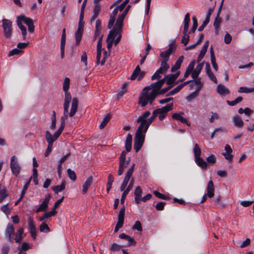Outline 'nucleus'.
I'll list each match as a JSON object with an SVG mask.
<instances>
[{
    "mask_svg": "<svg viewBox=\"0 0 254 254\" xmlns=\"http://www.w3.org/2000/svg\"><path fill=\"white\" fill-rule=\"evenodd\" d=\"M71 100V97L70 93H66L65 95L64 102V116L61 118V127L64 128L65 121L67 119L68 116L70 117H73L76 113L78 105V100L76 98H73L71 102V107L70 112L68 113V108L69 104Z\"/></svg>",
    "mask_w": 254,
    "mask_h": 254,
    "instance_id": "nucleus-1",
    "label": "nucleus"
},
{
    "mask_svg": "<svg viewBox=\"0 0 254 254\" xmlns=\"http://www.w3.org/2000/svg\"><path fill=\"white\" fill-rule=\"evenodd\" d=\"M150 115V112L149 111H147L140 116L136 120V122L137 123H140V125L139 126L144 128L145 131H147L150 125L152 124L158 114V113L156 112V110H155L153 112L152 116L148 119H147Z\"/></svg>",
    "mask_w": 254,
    "mask_h": 254,
    "instance_id": "nucleus-2",
    "label": "nucleus"
},
{
    "mask_svg": "<svg viewBox=\"0 0 254 254\" xmlns=\"http://www.w3.org/2000/svg\"><path fill=\"white\" fill-rule=\"evenodd\" d=\"M147 131L145 129L139 126L137 129L134 140V149L136 152H138L142 147L144 142L145 134Z\"/></svg>",
    "mask_w": 254,
    "mask_h": 254,
    "instance_id": "nucleus-3",
    "label": "nucleus"
},
{
    "mask_svg": "<svg viewBox=\"0 0 254 254\" xmlns=\"http://www.w3.org/2000/svg\"><path fill=\"white\" fill-rule=\"evenodd\" d=\"M194 156V160L196 164L202 169H206L207 167V163L202 158L200 157L201 149L197 143H195L193 149Z\"/></svg>",
    "mask_w": 254,
    "mask_h": 254,
    "instance_id": "nucleus-4",
    "label": "nucleus"
},
{
    "mask_svg": "<svg viewBox=\"0 0 254 254\" xmlns=\"http://www.w3.org/2000/svg\"><path fill=\"white\" fill-rule=\"evenodd\" d=\"M4 36L7 39H10L12 34V23L7 19H3L1 21Z\"/></svg>",
    "mask_w": 254,
    "mask_h": 254,
    "instance_id": "nucleus-5",
    "label": "nucleus"
},
{
    "mask_svg": "<svg viewBox=\"0 0 254 254\" xmlns=\"http://www.w3.org/2000/svg\"><path fill=\"white\" fill-rule=\"evenodd\" d=\"M10 168L12 174L17 177L21 170V167L18 163L17 157L15 156H12L10 159Z\"/></svg>",
    "mask_w": 254,
    "mask_h": 254,
    "instance_id": "nucleus-6",
    "label": "nucleus"
},
{
    "mask_svg": "<svg viewBox=\"0 0 254 254\" xmlns=\"http://www.w3.org/2000/svg\"><path fill=\"white\" fill-rule=\"evenodd\" d=\"M64 129V127H60L53 135H52V134L49 132V154L52 151L53 142L58 139Z\"/></svg>",
    "mask_w": 254,
    "mask_h": 254,
    "instance_id": "nucleus-7",
    "label": "nucleus"
},
{
    "mask_svg": "<svg viewBox=\"0 0 254 254\" xmlns=\"http://www.w3.org/2000/svg\"><path fill=\"white\" fill-rule=\"evenodd\" d=\"M15 234L13 225L9 223L6 227L4 233L6 240L9 243H13L14 241L13 236Z\"/></svg>",
    "mask_w": 254,
    "mask_h": 254,
    "instance_id": "nucleus-8",
    "label": "nucleus"
},
{
    "mask_svg": "<svg viewBox=\"0 0 254 254\" xmlns=\"http://www.w3.org/2000/svg\"><path fill=\"white\" fill-rule=\"evenodd\" d=\"M145 74L146 72L141 71L139 65H137L130 76V79L132 80L137 79L138 81H139L143 79Z\"/></svg>",
    "mask_w": 254,
    "mask_h": 254,
    "instance_id": "nucleus-9",
    "label": "nucleus"
},
{
    "mask_svg": "<svg viewBox=\"0 0 254 254\" xmlns=\"http://www.w3.org/2000/svg\"><path fill=\"white\" fill-rule=\"evenodd\" d=\"M18 18H20L21 21L24 22V23L27 25L28 27V31L30 32H33L34 31L35 27L33 23V20L29 17H27L24 15L18 16Z\"/></svg>",
    "mask_w": 254,
    "mask_h": 254,
    "instance_id": "nucleus-10",
    "label": "nucleus"
},
{
    "mask_svg": "<svg viewBox=\"0 0 254 254\" xmlns=\"http://www.w3.org/2000/svg\"><path fill=\"white\" fill-rule=\"evenodd\" d=\"M131 7L130 5H128L126 9L124 10L123 12L121 15L118 16V18L116 22V27L117 28H122L123 26V21L125 19V18L128 12V10Z\"/></svg>",
    "mask_w": 254,
    "mask_h": 254,
    "instance_id": "nucleus-11",
    "label": "nucleus"
},
{
    "mask_svg": "<svg viewBox=\"0 0 254 254\" xmlns=\"http://www.w3.org/2000/svg\"><path fill=\"white\" fill-rule=\"evenodd\" d=\"M134 181L133 179H132L131 181H130V183L128 185V186L127 187V188L123 190V192L121 196V203L122 204H123L125 202V198L127 196V195L128 194L129 192L130 191V190L132 189L133 186Z\"/></svg>",
    "mask_w": 254,
    "mask_h": 254,
    "instance_id": "nucleus-12",
    "label": "nucleus"
},
{
    "mask_svg": "<svg viewBox=\"0 0 254 254\" xmlns=\"http://www.w3.org/2000/svg\"><path fill=\"white\" fill-rule=\"evenodd\" d=\"M214 190L215 188L213 182H212V180H210L207 184V186L206 188L207 193H206L207 194V196L209 198H211L214 196Z\"/></svg>",
    "mask_w": 254,
    "mask_h": 254,
    "instance_id": "nucleus-13",
    "label": "nucleus"
},
{
    "mask_svg": "<svg viewBox=\"0 0 254 254\" xmlns=\"http://www.w3.org/2000/svg\"><path fill=\"white\" fill-rule=\"evenodd\" d=\"M172 117L173 119L180 121L181 123L186 124L187 126L190 127V123L186 118L182 116L180 114L177 113H174L172 114Z\"/></svg>",
    "mask_w": 254,
    "mask_h": 254,
    "instance_id": "nucleus-14",
    "label": "nucleus"
},
{
    "mask_svg": "<svg viewBox=\"0 0 254 254\" xmlns=\"http://www.w3.org/2000/svg\"><path fill=\"white\" fill-rule=\"evenodd\" d=\"M173 103H171L167 104L164 107H163L161 108H158L156 109V112L159 114H165L169 111H171L173 110Z\"/></svg>",
    "mask_w": 254,
    "mask_h": 254,
    "instance_id": "nucleus-15",
    "label": "nucleus"
},
{
    "mask_svg": "<svg viewBox=\"0 0 254 254\" xmlns=\"http://www.w3.org/2000/svg\"><path fill=\"white\" fill-rule=\"evenodd\" d=\"M135 165L134 163L132 164L131 166L127 170L123 183L127 184V185L131 177L132 176V173L134 169Z\"/></svg>",
    "mask_w": 254,
    "mask_h": 254,
    "instance_id": "nucleus-16",
    "label": "nucleus"
},
{
    "mask_svg": "<svg viewBox=\"0 0 254 254\" xmlns=\"http://www.w3.org/2000/svg\"><path fill=\"white\" fill-rule=\"evenodd\" d=\"M204 63L205 62L203 61L197 65L195 69H194V71H192L191 74V77L193 79L197 78L199 74L200 73L201 69H202Z\"/></svg>",
    "mask_w": 254,
    "mask_h": 254,
    "instance_id": "nucleus-17",
    "label": "nucleus"
},
{
    "mask_svg": "<svg viewBox=\"0 0 254 254\" xmlns=\"http://www.w3.org/2000/svg\"><path fill=\"white\" fill-rule=\"evenodd\" d=\"M122 28H118L117 27H116L115 24L113 28L111 30H110V33L107 36L106 42H108V41L110 40V39H111V40H114L115 37L117 36L118 34V32Z\"/></svg>",
    "mask_w": 254,
    "mask_h": 254,
    "instance_id": "nucleus-18",
    "label": "nucleus"
},
{
    "mask_svg": "<svg viewBox=\"0 0 254 254\" xmlns=\"http://www.w3.org/2000/svg\"><path fill=\"white\" fill-rule=\"evenodd\" d=\"M184 59V57L183 56L179 57L178 59L175 62V64L173 65L171 67V71L172 72H174L176 70H177L180 69L181 64L183 62Z\"/></svg>",
    "mask_w": 254,
    "mask_h": 254,
    "instance_id": "nucleus-19",
    "label": "nucleus"
},
{
    "mask_svg": "<svg viewBox=\"0 0 254 254\" xmlns=\"http://www.w3.org/2000/svg\"><path fill=\"white\" fill-rule=\"evenodd\" d=\"M216 90L217 93L220 95H227L230 93L229 89L221 84H219L217 85Z\"/></svg>",
    "mask_w": 254,
    "mask_h": 254,
    "instance_id": "nucleus-20",
    "label": "nucleus"
},
{
    "mask_svg": "<svg viewBox=\"0 0 254 254\" xmlns=\"http://www.w3.org/2000/svg\"><path fill=\"white\" fill-rule=\"evenodd\" d=\"M162 86L159 84V82L158 81L152 83L150 84V85L149 87H145L143 90L145 91V90H147V91L152 88V91H155L156 92H158L159 90L161 88Z\"/></svg>",
    "mask_w": 254,
    "mask_h": 254,
    "instance_id": "nucleus-21",
    "label": "nucleus"
},
{
    "mask_svg": "<svg viewBox=\"0 0 254 254\" xmlns=\"http://www.w3.org/2000/svg\"><path fill=\"white\" fill-rule=\"evenodd\" d=\"M93 182V178L92 177H88L87 180L85 181V183L82 186V193L83 194H85L87 193V190L90 187L92 183Z\"/></svg>",
    "mask_w": 254,
    "mask_h": 254,
    "instance_id": "nucleus-22",
    "label": "nucleus"
},
{
    "mask_svg": "<svg viewBox=\"0 0 254 254\" xmlns=\"http://www.w3.org/2000/svg\"><path fill=\"white\" fill-rule=\"evenodd\" d=\"M132 145V135L128 133L126 137L125 142V147L126 151L129 152L131 149Z\"/></svg>",
    "mask_w": 254,
    "mask_h": 254,
    "instance_id": "nucleus-23",
    "label": "nucleus"
},
{
    "mask_svg": "<svg viewBox=\"0 0 254 254\" xmlns=\"http://www.w3.org/2000/svg\"><path fill=\"white\" fill-rule=\"evenodd\" d=\"M196 63V61L195 60L192 61L189 64L184 74V78H187L190 74L192 72V70L194 68V65Z\"/></svg>",
    "mask_w": 254,
    "mask_h": 254,
    "instance_id": "nucleus-24",
    "label": "nucleus"
},
{
    "mask_svg": "<svg viewBox=\"0 0 254 254\" xmlns=\"http://www.w3.org/2000/svg\"><path fill=\"white\" fill-rule=\"evenodd\" d=\"M17 25L18 27L20 28L21 31L22 35L23 36V39H25L27 35V30L26 27L22 25V21L18 18V16L17 17Z\"/></svg>",
    "mask_w": 254,
    "mask_h": 254,
    "instance_id": "nucleus-25",
    "label": "nucleus"
},
{
    "mask_svg": "<svg viewBox=\"0 0 254 254\" xmlns=\"http://www.w3.org/2000/svg\"><path fill=\"white\" fill-rule=\"evenodd\" d=\"M190 21V14L189 13H187L185 16V18L184 20V29L183 31V33H187L189 29V23Z\"/></svg>",
    "mask_w": 254,
    "mask_h": 254,
    "instance_id": "nucleus-26",
    "label": "nucleus"
},
{
    "mask_svg": "<svg viewBox=\"0 0 254 254\" xmlns=\"http://www.w3.org/2000/svg\"><path fill=\"white\" fill-rule=\"evenodd\" d=\"M101 6L99 4H96L93 9V15L90 19L91 23L93 22L96 19L99 14Z\"/></svg>",
    "mask_w": 254,
    "mask_h": 254,
    "instance_id": "nucleus-27",
    "label": "nucleus"
},
{
    "mask_svg": "<svg viewBox=\"0 0 254 254\" xmlns=\"http://www.w3.org/2000/svg\"><path fill=\"white\" fill-rule=\"evenodd\" d=\"M233 121L234 125L240 128L244 126V122L238 115L234 116Z\"/></svg>",
    "mask_w": 254,
    "mask_h": 254,
    "instance_id": "nucleus-28",
    "label": "nucleus"
},
{
    "mask_svg": "<svg viewBox=\"0 0 254 254\" xmlns=\"http://www.w3.org/2000/svg\"><path fill=\"white\" fill-rule=\"evenodd\" d=\"M48 208V196H46L44 201L36 209V212L39 213L42 211H45Z\"/></svg>",
    "mask_w": 254,
    "mask_h": 254,
    "instance_id": "nucleus-29",
    "label": "nucleus"
},
{
    "mask_svg": "<svg viewBox=\"0 0 254 254\" xmlns=\"http://www.w3.org/2000/svg\"><path fill=\"white\" fill-rule=\"evenodd\" d=\"M65 188V184L64 182H62L60 185H57L52 187V189L57 194H58L59 192H61L64 190Z\"/></svg>",
    "mask_w": 254,
    "mask_h": 254,
    "instance_id": "nucleus-30",
    "label": "nucleus"
},
{
    "mask_svg": "<svg viewBox=\"0 0 254 254\" xmlns=\"http://www.w3.org/2000/svg\"><path fill=\"white\" fill-rule=\"evenodd\" d=\"M149 102L148 98H147V93H144L141 97L139 98V103L141 104V106H145Z\"/></svg>",
    "mask_w": 254,
    "mask_h": 254,
    "instance_id": "nucleus-31",
    "label": "nucleus"
},
{
    "mask_svg": "<svg viewBox=\"0 0 254 254\" xmlns=\"http://www.w3.org/2000/svg\"><path fill=\"white\" fill-rule=\"evenodd\" d=\"M172 76V73L165 75V78L167 79L166 84L168 85H170V86L173 85V87L175 85V82L176 80V79H175L174 76Z\"/></svg>",
    "mask_w": 254,
    "mask_h": 254,
    "instance_id": "nucleus-32",
    "label": "nucleus"
},
{
    "mask_svg": "<svg viewBox=\"0 0 254 254\" xmlns=\"http://www.w3.org/2000/svg\"><path fill=\"white\" fill-rule=\"evenodd\" d=\"M239 93H249L254 92V87L249 88L246 86H241L238 89Z\"/></svg>",
    "mask_w": 254,
    "mask_h": 254,
    "instance_id": "nucleus-33",
    "label": "nucleus"
},
{
    "mask_svg": "<svg viewBox=\"0 0 254 254\" xmlns=\"http://www.w3.org/2000/svg\"><path fill=\"white\" fill-rule=\"evenodd\" d=\"M222 196L220 195H217L213 199L214 203L219 207L225 208L226 206V204L221 202Z\"/></svg>",
    "mask_w": 254,
    "mask_h": 254,
    "instance_id": "nucleus-34",
    "label": "nucleus"
},
{
    "mask_svg": "<svg viewBox=\"0 0 254 254\" xmlns=\"http://www.w3.org/2000/svg\"><path fill=\"white\" fill-rule=\"evenodd\" d=\"M70 79L68 77H65L64 79L63 83V90L64 91V94L66 95V93H70L68 92L69 88Z\"/></svg>",
    "mask_w": 254,
    "mask_h": 254,
    "instance_id": "nucleus-35",
    "label": "nucleus"
},
{
    "mask_svg": "<svg viewBox=\"0 0 254 254\" xmlns=\"http://www.w3.org/2000/svg\"><path fill=\"white\" fill-rule=\"evenodd\" d=\"M110 119H111V116H110V114L106 115L104 116L102 122H101V124L99 126V128L100 129H103V128H104L105 127L107 124V123L110 121Z\"/></svg>",
    "mask_w": 254,
    "mask_h": 254,
    "instance_id": "nucleus-36",
    "label": "nucleus"
},
{
    "mask_svg": "<svg viewBox=\"0 0 254 254\" xmlns=\"http://www.w3.org/2000/svg\"><path fill=\"white\" fill-rule=\"evenodd\" d=\"M174 43L175 42L174 41L172 43L170 44L169 45V48L167 50L164 51L169 56H170L172 53H175L176 51V46Z\"/></svg>",
    "mask_w": 254,
    "mask_h": 254,
    "instance_id": "nucleus-37",
    "label": "nucleus"
},
{
    "mask_svg": "<svg viewBox=\"0 0 254 254\" xmlns=\"http://www.w3.org/2000/svg\"><path fill=\"white\" fill-rule=\"evenodd\" d=\"M8 195V193L3 186L0 187V202Z\"/></svg>",
    "mask_w": 254,
    "mask_h": 254,
    "instance_id": "nucleus-38",
    "label": "nucleus"
},
{
    "mask_svg": "<svg viewBox=\"0 0 254 254\" xmlns=\"http://www.w3.org/2000/svg\"><path fill=\"white\" fill-rule=\"evenodd\" d=\"M83 32V31L80 30V29H77L75 33V37L76 45H78L80 43L82 38Z\"/></svg>",
    "mask_w": 254,
    "mask_h": 254,
    "instance_id": "nucleus-39",
    "label": "nucleus"
},
{
    "mask_svg": "<svg viewBox=\"0 0 254 254\" xmlns=\"http://www.w3.org/2000/svg\"><path fill=\"white\" fill-rule=\"evenodd\" d=\"M158 95L157 92L152 90L149 94H147V98H148V101L150 104H152L153 101Z\"/></svg>",
    "mask_w": 254,
    "mask_h": 254,
    "instance_id": "nucleus-40",
    "label": "nucleus"
},
{
    "mask_svg": "<svg viewBox=\"0 0 254 254\" xmlns=\"http://www.w3.org/2000/svg\"><path fill=\"white\" fill-rule=\"evenodd\" d=\"M56 127V113L55 111H53V114L51 118V124L50 125V128L54 130Z\"/></svg>",
    "mask_w": 254,
    "mask_h": 254,
    "instance_id": "nucleus-41",
    "label": "nucleus"
},
{
    "mask_svg": "<svg viewBox=\"0 0 254 254\" xmlns=\"http://www.w3.org/2000/svg\"><path fill=\"white\" fill-rule=\"evenodd\" d=\"M123 247H124V245H121L117 244L116 243H114L110 247L109 251L113 252H118Z\"/></svg>",
    "mask_w": 254,
    "mask_h": 254,
    "instance_id": "nucleus-42",
    "label": "nucleus"
},
{
    "mask_svg": "<svg viewBox=\"0 0 254 254\" xmlns=\"http://www.w3.org/2000/svg\"><path fill=\"white\" fill-rule=\"evenodd\" d=\"M243 100V98L241 96H239L237 97L235 100L234 101H229L227 100L226 101L227 104L230 106H235L236 104L239 103Z\"/></svg>",
    "mask_w": 254,
    "mask_h": 254,
    "instance_id": "nucleus-43",
    "label": "nucleus"
},
{
    "mask_svg": "<svg viewBox=\"0 0 254 254\" xmlns=\"http://www.w3.org/2000/svg\"><path fill=\"white\" fill-rule=\"evenodd\" d=\"M153 193L155 195L159 198L164 199V200H168L170 199V197L167 195L162 194L158 191L154 190L153 191Z\"/></svg>",
    "mask_w": 254,
    "mask_h": 254,
    "instance_id": "nucleus-44",
    "label": "nucleus"
},
{
    "mask_svg": "<svg viewBox=\"0 0 254 254\" xmlns=\"http://www.w3.org/2000/svg\"><path fill=\"white\" fill-rule=\"evenodd\" d=\"M67 175L69 178L72 181H75L76 179V175L74 171L68 168L67 170Z\"/></svg>",
    "mask_w": 254,
    "mask_h": 254,
    "instance_id": "nucleus-45",
    "label": "nucleus"
},
{
    "mask_svg": "<svg viewBox=\"0 0 254 254\" xmlns=\"http://www.w3.org/2000/svg\"><path fill=\"white\" fill-rule=\"evenodd\" d=\"M127 165L125 164V162H119V167L118 170V175L121 176L123 174L124 169L127 167Z\"/></svg>",
    "mask_w": 254,
    "mask_h": 254,
    "instance_id": "nucleus-46",
    "label": "nucleus"
},
{
    "mask_svg": "<svg viewBox=\"0 0 254 254\" xmlns=\"http://www.w3.org/2000/svg\"><path fill=\"white\" fill-rule=\"evenodd\" d=\"M193 82H194V85H196V90L195 91H197V92H198L202 86L200 81V78H197L194 79Z\"/></svg>",
    "mask_w": 254,
    "mask_h": 254,
    "instance_id": "nucleus-47",
    "label": "nucleus"
},
{
    "mask_svg": "<svg viewBox=\"0 0 254 254\" xmlns=\"http://www.w3.org/2000/svg\"><path fill=\"white\" fill-rule=\"evenodd\" d=\"M170 57V56L165 51L161 52L160 54V58L162 59V62H167L169 60Z\"/></svg>",
    "mask_w": 254,
    "mask_h": 254,
    "instance_id": "nucleus-48",
    "label": "nucleus"
},
{
    "mask_svg": "<svg viewBox=\"0 0 254 254\" xmlns=\"http://www.w3.org/2000/svg\"><path fill=\"white\" fill-rule=\"evenodd\" d=\"M197 91H194L186 97V100L188 102H190L193 100L198 95Z\"/></svg>",
    "mask_w": 254,
    "mask_h": 254,
    "instance_id": "nucleus-49",
    "label": "nucleus"
},
{
    "mask_svg": "<svg viewBox=\"0 0 254 254\" xmlns=\"http://www.w3.org/2000/svg\"><path fill=\"white\" fill-rule=\"evenodd\" d=\"M32 178V177H31L29 179V180L25 183V184L24 185L23 188V189L21 192V195H23L24 196L27 190V189L29 186V184L30 183V182H31V180Z\"/></svg>",
    "mask_w": 254,
    "mask_h": 254,
    "instance_id": "nucleus-50",
    "label": "nucleus"
},
{
    "mask_svg": "<svg viewBox=\"0 0 254 254\" xmlns=\"http://www.w3.org/2000/svg\"><path fill=\"white\" fill-rule=\"evenodd\" d=\"M166 202L165 201H161L157 203L155 205V208L157 210L162 211L164 209V206L166 205Z\"/></svg>",
    "mask_w": 254,
    "mask_h": 254,
    "instance_id": "nucleus-51",
    "label": "nucleus"
},
{
    "mask_svg": "<svg viewBox=\"0 0 254 254\" xmlns=\"http://www.w3.org/2000/svg\"><path fill=\"white\" fill-rule=\"evenodd\" d=\"M132 228L133 229H136L138 231H142V227L141 226V224L139 221H136L135 222V223Z\"/></svg>",
    "mask_w": 254,
    "mask_h": 254,
    "instance_id": "nucleus-52",
    "label": "nucleus"
},
{
    "mask_svg": "<svg viewBox=\"0 0 254 254\" xmlns=\"http://www.w3.org/2000/svg\"><path fill=\"white\" fill-rule=\"evenodd\" d=\"M22 52V51L21 50H20V49H18L17 48H15L14 49H12L10 51H9L8 56L9 57H10V56H12L15 55H19V54H20Z\"/></svg>",
    "mask_w": 254,
    "mask_h": 254,
    "instance_id": "nucleus-53",
    "label": "nucleus"
},
{
    "mask_svg": "<svg viewBox=\"0 0 254 254\" xmlns=\"http://www.w3.org/2000/svg\"><path fill=\"white\" fill-rule=\"evenodd\" d=\"M184 36L182 38V39L181 40V43L182 44H184L185 46L187 45L188 43L189 40H190V36L187 34V33H183Z\"/></svg>",
    "mask_w": 254,
    "mask_h": 254,
    "instance_id": "nucleus-54",
    "label": "nucleus"
},
{
    "mask_svg": "<svg viewBox=\"0 0 254 254\" xmlns=\"http://www.w3.org/2000/svg\"><path fill=\"white\" fill-rule=\"evenodd\" d=\"M206 162L208 163H215L216 161V158L214 154H211L206 158Z\"/></svg>",
    "mask_w": 254,
    "mask_h": 254,
    "instance_id": "nucleus-55",
    "label": "nucleus"
},
{
    "mask_svg": "<svg viewBox=\"0 0 254 254\" xmlns=\"http://www.w3.org/2000/svg\"><path fill=\"white\" fill-rule=\"evenodd\" d=\"M207 75L208 76V77L211 79L213 82L215 83H216L217 82V79L212 71H208V72H206Z\"/></svg>",
    "mask_w": 254,
    "mask_h": 254,
    "instance_id": "nucleus-56",
    "label": "nucleus"
},
{
    "mask_svg": "<svg viewBox=\"0 0 254 254\" xmlns=\"http://www.w3.org/2000/svg\"><path fill=\"white\" fill-rule=\"evenodd\" d=\"M160 68L162 69L165 72H167V71L170 68V66L167 64V62H165L161 61Z\"/></svg>",
    "mask_w": 254,
    "mask_h": 254,
    "instance_id": "nucleus-57",
    "label": "nucleus"
},
{
    "mask_svg": "<svg viewBox=\"0 0 254 254\" xmlns=\"http://www.w3.org/2000/svg\"><path fill=\"white\" fill-rule=\"evenodd\" d=\"M142 193V191L140 187L137 186V187H136L134 192L135 196L141 197Z\"/></svg>",
    "mask_w": 254,
    "mask_h": 254,
    "instance_id": "nucleus-58",
    "label": "nucleus"
},
{
    "mask_svg": "<svg viewBox=\"0 0 254 254\" xmlns=\"http://www.w3.org/2000/svg\"><path fill=\"white\" fill-rule=\"evenodd\" d=\"M127 243L126 245H124V247H130L131 246H135L136 245V242L133 238L130 237V238L127 240Z\"/></svg>",
    "mask_w": 254,
    "mask_h": 254,
    "instance_id": "nucleus-59",
    "label": "nucleus"
},
{
    "mask_svg": "<svg viewBox=\"0 0 254 254\" xmlns=\"http://www.w3.org/2000/svg\"><path fill=\"white\" fill-rule=\"evenodd\" d=\"M127 84V83H124L122 86V91L118 93V96L119 97H122L125 93Z\"/></svg>",
    "mask_w": 254,
    "mask_h": 254,
    "instance_id": "nucleus-60",
    "label": "nucleus"
},
{
    "mask_svg": "<svg viewBox=\"0 0 254 254\" xmlns=\"http://www.w3.org/2000/svg\"><path fill=\"white\" fill-rule=\"evenodd\" d=\"M173 87V85H168V87H165V88H164L162 89H160L159 91H158V94L159 95L161 94V95H163L165 93H166V92H167L171 88Z\"/></svg>",
    "mask_w": 254,
    "mask_h": 254,
    "instance_id": "nucleus-61",
    "label": "nucleus"
},
{
    "mask_svg": "<svg viewBox=\"0 0 254 254\" xmlns=\"http://www.w3.org/2000/svg\"><path fill=\"white\" fill-rule=\"evenodd\" d=\"M125 206H123L120 210L118 214V218L124 219L125 213Z\"/></svg>",
    "mask_w": 254,
    "mask_h": 254,
    "instance_id": "nucleus-62",
    "label": "nucleus"
},
{
    "mask_svg": "<svg viewBox=\"0 0 254 254\" xmlns=\"http://www.w3.org/2000/svg\"><path fill=\"white\" fill-rule=\"evenodd\" d=\"M207 51L201 49L197 59V62L199 63L203 58Z\"/></svg>",
    "mask_w": 254,
    "mask_h": 254,
    "instance_id": "nucleus-63",
    "label": "nucleus"
},
{
    "mask_svg": "<svg viewBox=\"0 0 254 254\" xmlns=\"http://www.w3.org/2000/svg\"><path fill=\"white\" fill-rule=\"evenodd\" d=\"M9 247L7 245H3L1 249V254H8Z\"/></svg>",
    "mask_w": 254,
    "mask_h": 254,
    "instance_id": "nucleus-64",
    "label": "nucleus"
}]
</instances>
